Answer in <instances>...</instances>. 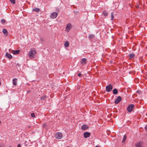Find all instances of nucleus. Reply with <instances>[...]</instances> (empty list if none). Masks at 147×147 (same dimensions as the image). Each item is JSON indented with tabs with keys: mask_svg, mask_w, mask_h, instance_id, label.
<instances>
[{
	"mask_svg": "<svg viewBox=\"0 0 147 147\" xmlns=\"http://www.w3.org/2000/svg\"><path fill=\"white\" fill-rule=\"evenodd\" d=\"M145 129L147 131V125L146 126H145Z\"/></svg>",
	"mask_w": 147,
	"mask_h": 147,
	"instance_id": "nucleus-30",
	"label": "nucleus"
},
{
	"mask_svg": "<svg viewBox=\"0 0 147 147\" xmlns=\"http://www.w3.org/2000/svg\"><path fill=\"white\" fill-rule=\"evenodd\" d=\"M40 40L42 42H43V39L42 38H40Z\"/></svg>",
	"mask_w": 147,
	"mask_h": 147,
	"instance_id": "nucleus-31",
	"label": "nucleus"
},
{
	"mask_svg": "<svg viewBox=\"0 0 147 147\" xmlns=\"http://www.w3.org/2000/svg\"><path fill=\"white\" fill-rule=\"evenodd\" d=\"M55 137L56 139H61L62 137V135L60 132H57L55 134Z\"/></svg>",
	"mask_w": 147,
	"mask_h": 147,
	"instance_id": "nucleus-3",
	"label": "nucleus"
},
{
	"mask_svg": "<svg viewBox=\"0 0 147 147\" xmlns=\"http://www.w3.org/2000/svg\"><path fill=\"white\" fill-rule=\"evenodd\" d=\"M0 147H1V146L0 145Z\"/></svg>",
	"mask_w": 147,
	"mask_h": 147,
	"instance_id": "nucleus-35",
	"label": "nucleus"
},
{
	"mask_svg": "<svg viewBox=\"0 0 147 147\" xmlns=\"http://www.w3.org/2000/svg\"><path fill=\"white\" fill-rule=\"evenodd\" d=\"M113 93L114 94H117L118 93V90L116 88L114 89L113 90Z\"/></svg>",
	"mask_w": 147,
	"mask_h": 147,
	"instance_id": "nucleus-17",
	"label": "nucleus"
},
{
	"mask_svg": "<svg viewBox=\"0 0 147 147\" xmlns=\"http://www.w3.org/2000/svg\"><path fill=\"white\" fill-rule=\"evenodd\" d=\"M72 28V25L70 23H69L67 24V26L66 27V30L67 32H69L70 30Z\"/></svg>",
	"mask_w": 147,
	"mask_h": 147,
	"instance_id": "nucleus-6",
	"label": "nucleus"
},
{
	"mask_svg": "<svg viewBox=\"0 0 147 147\" xmlns=\"http://www.w3.org/2000/svg\"><path fill=\"white\" fill-rule=\"evenodd\" d=\"M113 12H112L111 13V20H113L114 18V16H113Z\"/></svg>",
	"mask_w": 147,
	"mask_h": 147,
	"instance_id": "nucleus-23",
	"label": "nucleus"
},
{
	"mask_svg": "<svg viewBox=\"0 0 147 147\" xmlns=\"http://www.w3.org/2000/svg\"><path fill=\"white\" fill-rule=\"evenodd\" d=\"M103 15L105 16L108 15V12L106 11H104L103 12Z\"/></svg>",
	"mask_w": 147,
	"mask_h": 147,
	"instance_id": "nucleus-19",
	"label": "nucleus"
},
{
	"mask_svg": "<svg viewBox=\"0 0 147 147\" xmlns=\"http://www.w3.org/2000/svg\"><path fill=\"white\" fill-rule=\"evenodd\" d=\"M40 10L38 8H36L35 9H33L32 10V11H35L36 12H38L40 11Z\"/></svg>",
	"mask_w": 147,
	"mask_h": 147,
	"instance_id": "nucleus-15",
	"label": "nucleus"
},
{
	"mask_svg": "<svg viewBox=\"0 0 147 147\" xmlns=\"http://www.w3.org/2000/svg\"><path fill=\"white\" fill-rule=\"evenodd\" d=\"M10 0V2L13 3V4H15V2H16V1H15V0Z\"/></svg>",
	"mask_w": 147,
	"mask_h": 147,
	"instance_id": "nucleus-25",
	"label": "nucleus"
},
{
	"mask_svg": "<svg viewBox=\"0 0 147 147\" xmlns=\"http://www.w3.org/2000/svg\"><path fill=\"white\" fill-rule=\"evenodd\" d=\"M88 128V126L86 125H82L81 127V129L83 130H85Z\"/></svg>",
	"mask_w": 147,
	"mask_h": 147,
	"instance_id": "nucleus-11",
	"label": "nucleus"
},
{
	"mask_svg": "<svg viewBox=\"0 0 147 147\" xmlns=\"http://www.w3.org/2000/svg\"><path fill=\"white\" fill-rule=\"evenodd\" d=\"M58 13L56 12H54L51 14L50 18L52 19L56 18L57 16Z\"/></svg>",
	"mask_w": 147,
	"mask_h": 147,
	"instance_id": "nucleus-5",
	"label": "nucleus"
},
{
	"mask_svg": "<svg viewBox=\"0 0 147 147\" xmlns=\"http://www.w3.org/2000/svg\"><path fill=\"white\" fill-rule=\"evenodd\" d=\"M46 96L45 95L42 96L41 97L40 99L42 100H44L46 98Z\"/></svg>",
	"mask_w": 147,
	"mask_h": 147,
	"instance_id": "nucleus-22",
	"label": "nucleus"
},
{
	"mask_svg": "<svg viewBox=\"0 0 147 147\" xmlns=\"http://www.w3.org/2000/svg\"><path fill=\"white\" fill-rule=\"evenodd\" d=\"M82 74H80V73H79L78 74V76L79 77H81V76H82Z\"/></svg>",
	"mask_w": 147,
	"mask_h": 147,
	"instance_id": "nucleus-28",
	"label": "nucleus"
},
{
	"mask_svg": "<svg viewBox=\"0 0 147 147\" xmlns=\"http://www.w3.org/2000/svg\"><path fill=\"white\" fill-rule=\"evenodd\" d=\"M1 21L3 23H4L5 22V20L3 19H2Z\"/></svg>",
	"mask_w": 147,
	"mask_h": 147,
	"instance_id": "nucleus-27",
	"label": "nucleus"
},
{
	"mask_svg": "<svg viewBox=\"0 0 147 147\" xmlns=\"http://www.w3.org/2000/svg\"><path fill=\"white\" fill-rule=\"evenodd\" d=\"M20 52L19 50H13L12 51V53L14 55L18 54Z\"/></svg>",
	"mask_w": 147,
	"mask_h": 147,
	"instance_id": "nucleus-12",
	"label": "nucleus"
},
{
	"mask_svg": "<svg viewBox=\"0 0 147 147\" xmlns=\"http://www.w3.org/2000/svg\"><path fill=\"white\" fill-rule=\"evenodd\" d=\"M1 82L0 81V85H1Z\"/></svg>",
	"mask_w": 147,
	"mask_h": 147,
	"instance_id": "nucleus-34",
	"label": "nucleus"
},
{
	"mask_svg": "<svg viewBox=\"0 0 147 147\" xmlns=\"http://www.w3.org/2000/svg\"><path fill=\"white\" fill-rule=\"evenodd\" d=\"M143 143L142 142L140 141L135 145L136 147H143Z\"/></svg>",
	"mask_w": 147,
	"mask_h": 147,
	"instance_id": "nucleus-7",
	"label": "nucleus"
},
{
	"mask_svg": "<svg viewBox=\"0 0 147 147\" xmlns=\"http://www.w3.org/2000/svg\"><path fill=\"white\" fill-rule=\"evenodd\" d=\"M21 145L20 144H19L17 146V147H21Z\"/></svg>",
	"mask_w": 147,
	"mask_h": 147,
	"instance_id": "nucleus-29",
	"label": "nucleus"
},
{
	"mask_svg": "<svg viewBox=\"0 0 147 147\" xmlns=\"http://www.w3.org/2000/svg\"><path fill=\"white\" fill-rule=\"evenodd\" d=\"M121 100V98L120 96H119L116 99L115 103L116 104L118 103Z\"/></svg>",
	"mask_w": 147,
	"mask_h": 147,
	"instance_id": "nucleus-8",
	"label": "nucleus"
},
{
	"mask_svg": "<svg viewBox=\"0 0 147 147\" xmlns=\"http://www.w3.org/2000/svg\"><path fill=\"white\" fill-rule=\"evenodd\" d=\"M95 147H99L98 146H96Z\"/></svg>",
	"mask_w": 147,
	"mask_h": 147,
	"instance_id": "nucleus-33",
	"label": "nucleus"
},
{
	"mask_svg": "<svg viewBox=\"0 0 147 147\" xmlns=\"http://www.w3.org/2000/svg\"><path fill=\"white\" fill-rule=\"evenodd\" d=\"M94 36L93 34H90L89 35V38L90 39H92L94 37Z\"/></svg>",
	"mask_w": 147,
	"mask_h": 147,
	"instance_id": "nucleus-20",
	"label": "nucleus"
},
{
	"mask_svg": "<svg viewBox=\"0 0 147 147\" xmlns=\"http://www.w3.org/2000/svg\"><path fill=\"white\" fill-rule=\"evenodd\" d=\"M3 32L4 34H6V33H7V30L5 29H3Z\"/></svg>",
	"mask_w": 147,
	"mask_h": 147,
	"instance_id": "nucleus-21",
	"label": "nucleus"
},
{
	"mask_svg": "<svg viewBox=\"0 0 147 147\" xmlns=\"http://www.w3.org/2000/svg\"><path fill=\"white\" fill-rule=\"evenodd\" d=\"M90 135V133L88 132H85L84 133V137L85 138H87Z\"/></svg>",
	"mask_w": 147,
	"mask_h": 147,
	"instance_id": "nucleus-10",
	"label": "nucleus"
},
{
	"mask_svg": "<svg viewBox=\"0 0 147 147\" xmlns=\"http://www.w3.org/2000/svg\"><path fill=\"white\" fill-rule=\"evenodd\" d=\"M134 105L133 104H131L127 108V111L130 112H131L133 109Z\"/></svg>",
	"mask_w": 147,
	"mask_h": 147,
	"instance_id": "nucleus-4",
	"label": "nucleus"
},
{
	"mask_svg": "<svg viewBox=\"0 0 147 147\" xmlns=\"http://www.w3.org/2000/svg\"><path fill=\"white\" fill-rule=\"evenodd\" d=\"M31 115L32 117H34L35 116V114L34 113H32L31 114Z\"/></svg>",
	"mask_w": 147,
	"mask_h": 147,
	"instance_id": "nucleus-26",
	"label": "nucleus"
},
{
	"mask_svg": "<svg viewBox=\"0 0 147 147\" xmlns=\"http://www.w3.org/2000/svg\"><path fill=\"white\" fill-rule=\"evenodd\" d=\"M17 80L16 78H15L13 80V83L14 85L16 86L17 85Z\"/></svg>",
	"mask_w": 147,
	"mask_h": 147,
	"instance_id": "nucleus-16",
	"label": "nucleus"
},
{
	"mask_svg": "<svg viewBox=\"0 0 147 147\" xmlns=\"http://www.w3.org/2000/svg\"><path fill=\"white\" fill-rule=\"evenodd\" d=\"M129 56L130 59L134 58L135 56V55L133 53H132L129 54Z\"/></svg>",
	"mask_w": 147,
	"mask_h": 147,
	"instance_id": "nucleus-13",
	"label": "nucleus"
},
{
	"mask_svg": "<svg viewBox=\"0 0 147 147\" xmlns=\"http://www.w3.org/2000/svg\"><path fill=\"white\" fill-rule=\"evenodd\" d=\"M87 59L85 58H83L82 59L81 61V63L82 65H84L87 63Z\"/></svg>",
	"mask_w": 147,
	"mask_h": 147,
	"instance_id": "nucleus-9",
	"label": "nucleus"
},
{
	"mask_svg": "<svg viewBox=\"0 0 147 147\" xmlns=\"http://www.w3.org/2000/svg\"><path fill=\"white\" fill-rule=\"evenodd\" d=\"M9 147H11V146H9Z\"/></svg>",
	"mask_w": 147,
	"mask_h": 147,
	"instance_id": "nucleus-38",
	"label": "nucleus"
},
{
	"mask_svg": "<svg viewBox=\"0 0 147 147\" xmlns=\"http://www.w3.org/2000/svg\"><path fill=\"white\" fill-rule=\"evenodd\" d=\"M126 136L125 135H124V136L123 139L122 140V142H124L125 141V140H126Z\"/></svg>",
	"mask_w": 147,
	"mask_h": 147,
	"instance_id": "nucleus-24",
	"label": "nucleus"
},
{
	"mask_svg": "<svg viewBox=\"0 0 147 147\" xmlns=\"http://www.w3.org/2000/svg\"><path fill=\"white\" fill-rule=\"evenodd\" d=\"M6 57L9 59H11L12 58V55L8 53H7L6 54Z\"/></svg>",
	"mask_w": 147,
	"mask_h": 147,
	"instance_id": "nucleus-14",
	"label": "nucleus"
},
{
	"mask_svg": "<svg viewBox=\"0 0 147 147\" xmlns=\"http://www.w3.org/2000/svg\"><path fill=\"white\" fill-rule=\"evenodd\" d=\"M113 88V86L111 84L107 86L106 87V91L108 92H111Z\"/></svg>",
	"mask_w": 147,
	"mask_h": 147,
	"instance_id": "nucleus-2",
	"label": "nucleus"
},
{
	"mask_svg": "<svg viewBox=\"0 0 147 147\" xmlns=\"http://www.w3.org/2000/svg\"><path fill=\"white\" fill-rule=\"evenodd\" d=\"M57 11H58V10H56Z\"/></svg>",
	"mask_w": 147,
	"mask_h": 147,
	"instance_id": "nucleus-37",
	"label": "nucleus"
},
{
	"mask_svg": "<svg viewBox=\"0 0 147 147\" xmlns=\"http://www.w3.org/2000/svg\"><path fill=\"white\" fill-rule=\"evenodd\" d=\"M57 11H58V10H56Z\"/></svg>",
	"mask_w": 147,
	"mask_h": 147,
	"instance_id": "nucleus-36",
	"label": "nucleus"
},
{
	"mask_svg": "<svg viewBox=\"0 0 147 147\" xmlns=\"http://www.w3.org/2000/svg\"><path fill=\"white\" fill-rule=\"evenodd\" d=\"M1 121L0 120V125L1 124Z\"/></svg>",
	"mask_w": 147,
	"mask_h": 147,
	"instance_id": "nucleus-32",
	"label": "nucleus"
},
{
	"mask_svg": "<svg viewBox=\"0 0 147 147\" xmlns=\"http://www.w3.org/2000/svg\"><path fill=\"white\" fill-rule=\"evenodd\" d=\"M64 45L66 47H68L69 46V42L67 41H66L64 43Z\"/></svg>",
	"mask_w": 147,
	"mask_h": 147,
	"instance_id": "nucleus-18",
	"label": "nucleus"
},
{
	"mask_svg": "<svg viewBox=\"0 0 147 147\" xmlns=\"http://www.w3.org/2000/svg\"><path fill=\"white\" fill-rule=\"evenodd\" d=\"M36 54V52L35 49H33L30 51L28 53V55L29 58L31 59L34 58Z\"/></svg>",
	"mask_w": 147,
	"mask_h": 147,
	"instance_id": "nucleus-1",
	"label": "nucleus"
}]
</instances>
